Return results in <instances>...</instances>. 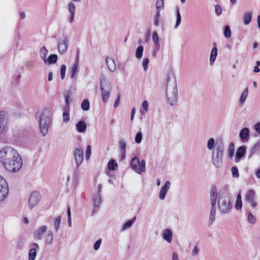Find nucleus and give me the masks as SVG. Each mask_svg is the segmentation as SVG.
Listing matches in <instances>:
<instances>
[{
	"mask_svg": "<svg viewBox=\"0 0 260 260\" xmlns=\"http://www.w3.org/2000/svg\"><path fill=\"white\" fill-rule=\"evenodd\" d=\"M254 128H255V131L257 133L260 134V122H258L255 124Z\"/></svg>",
	"mask_w": 260,
	"mask_h": 260,
	"instance_id": "e2e57ef3",
	"label": "nucleus"
},
{
	"mask_svg": "<svg viewBox=\"0 0 260 260\" xmlns=\"http://www.w3.org/2000/svg\"><path fill=\"white\" fill-rule=\"evenodd\" d=\"M239 137L242 141H247L249 137V129L247 127L242 128L239 133Z\"/></svg>",
	"mask_w": 260,
	"mask_h": 260,
	"instance_id": "aec40b11",
	"label": "nucleus"
},
{
	"mask_svg": "<svg viewBox=\"0 0 260 260\" xmlns=\"http://www.w3.org/2000/svg\"><path fill=\"white\" fill-rule=\"evenodd\" d=\"M248 94V88L247 87L242 92L239 101V104L240 106H242L245 102Z\"/></svg>",
	"mask_w": 260,
	"mask_h": 260,
	"instance_id": "b1692460",
	"label": "nucleus"
},
{
	"mask_svg": "<svg viewBox=\"0 0 260 260\" xmlns=\"http://www.w3.org/2000/svg\"><path fill=\"white\" fill-rule=\"evenodd\" d=\"M242 207V197L240 193H239L236 198V202L235 204V208L238 210L241 209Z\"/></svg>",
	"mask_w": 260,
	"mask_h": 260,
	"instance_id": "e433bc0d",
	"label": "nucleus"
},
{
	"mask_svg": "<svg viewBox=\"0 0 260 260\" xmlns=\"http://www.w3.org/2000/svg\"><path fill=\"white\" fill-rule=\"evenodd\" d=\"M78 69V63H75L71 68V70L70 71L71 77L72 79H74L75 78V74L77 72Z\"/></svg>",
	"mask_w": 260,
	"mask_h": 260,
	"instance_id": "ea45409f",
	"label": "nucleus"
},
{
	"mask_svg": "<svg viewBox=\"0 0 260 260\" xmlns=\"http://www.w3.org/2000/svg\"><path fill=\"white\" fill-rule=\"evenodd\" d=\"M112 89L111 82L109 80H106L103 77L101 79L100 89L102 100L104 103H106L109 99Z\"/></svg>",
	"mask_w": 260,
	"mask_h": 260,
	"instance_id": "39448f33",
	"label": "nucleus"
},
{
	"mask_svg": "<svg viewBox=\"0 0 260 260\" xmlns=\"http://www.w3.org/2000/svg\"><path fill=\"white\" fill-rule=\"evenodd\" d=\"M48 51L45 46H43L40 50V56L42 59L44 61V63H46L47 59L46 56L48 54Z\"/></svg>",
	"mask_w": 260,
	"mask_h": 260,
	"instance_id": "bb28decb",
	"label": "nucleus"
},
{
	"mask_svg": "<svg viewBox=\"0 0 260 260\" xmlns=\"http://www.w3.org/2000/svg\"><path fill=\"white\" fill-rule=\"evenodd\" d=\"M167 82L166 94L168 100L171 106H174L177 103L178 99L176 81L174 77L172 76L171 78L169 75Z\"/></svg>",
	"mask_w": 260,
	"mask_h": 260,
	"instance_id": "f03ea898",
	"label": "nucleus"
},
{
	"mask_svg": "<svg viewBox=\"0 0 260 260\" xmlns=\"http://www.w3.org/2000/svg\"><path fill=\"white\" fill-rule=\"evenodd\" d=\"M108 168L110 170H116L118 168L117 163L114 159H111L108 164Z\"/></svg>",
	"mask_w": 260,
	"mask_h": 260,
	"instance_id": "2f4dec72",
	"label": "nucleus"
},
{
	"mask_svg": "<svg viewBox=\"0 0 260 260\" xmlns=\"http://www.w3.org/2000/svg\"><path fill=\"white\" fill-rule=\"evenodd\" d=\"M91 153V147L90 145H88L86 147L85 152V159L88 160Z\"/></svg>",
	"mask_w": 260,
	"mask_h": 260,
	"instance_id": "09e8293b",
	"label": "nucleus"
},
{
	"mask_svg": "<svg viewBox=\"0 0 260 260\" xmlns=\"http://www.w3.org/2000/svg\"><path fill=\"white\" fill-rule=\"evenodd\" d=\"M214 144H215L214 139L212 138H210L208 140V142H207V148L210 150H213Z\"/></svg>",
	"mask_w": 260,
	"mask_h": 260,
	"instance_id": "79ce46f5",
	"label": "nucleus"
},
{
	"mask_svg": "<svg viewBox=\"0 0 260 260\" xmlns=\"http://www.w3.org/2000/svg\"><path fill=\"white\" fill-rule=\"evenodd\" d=\"M233 177L234 178H238L239 176L238 170L237 167H233L231 169Z\"/></svg>",
	"mask_w": 260,
	"mask_h": 260,
	"instance_id": "603ef678",
	"label": "nucleus"
},
{
	"mask_svg": "<svg viewBox=\"0 0 260 260\" xmlns=\"http://www.w3.org/2000/svg\"><path fill=\"white\" fill-rule=\"evenodd\" d=\"M222 8L219 5H216L215 6V11L217 15H220L222 13Z\"/></svg>",
	"mask_w": 260,
	"mask_h": 260,
	"instance_id": "4d7b16f0",
	"label": "nucleus"
},
{
	"mask_svg": "<svg viewBox=\"0 0 260 260\" xmlns=\"http://www.w3.org/2000/svg\"><path fill=\"white\" fill-rule=\"evenodd\" d=\"M68 38L67 36H64L62 39H60L58 42V50L61 54H64L68 48Z\"/></svg>",
	"mask_w": 260,
	"mask_h": 260,
	"instance_id": "ddd939ff",
	"label": "nucleus"
},
{
	"mask_svg": "<svg viewBox=\"0 0 260 260\" xmlns=\"http://www.w3.org/2000/svg\"><path fill=\"white\" fill-rule=\"evenodd\" d=\"M41 199L40 193L37 191H34L31 192L28 201V208L31 210L36 206Z\"/></svg>",
	"mask_w": 260,
	"mask_h": 260,
	"instance_id": "6e6552de",
	"label": "nucleus"
},
{
	"mask_svg": "<svg viewBox=\"0 0 260 260\" xmlns=\"http://www.w3.org/2000/svg\"><path fill=\"white\" fill-rule=\"evenodd\" d=\"M77 130L79 133H84L86 129V124L85 122L80 121L76 124Z\"/></svg>",
	"mask_w": 260,
	"mask_h": 260,
	"instance_id": "a878e982",
	"label": "nucleus"
},
{
	"mask_svg": "<svg viewBox=\"0 0 260 260\" xmlns=\"http://www.w3.org/2000/svg\"><path fill=\"white\" fill-rule=\"evenodd\" d=\"M101 243H102L101 239H99L94 243V245H93V248L95 250H98L100 248Z\"/></svg>",
	"mask_w": 260,
	"mask_h": 260,
	"instance_id": "6e6d98bb",
	"label": "nucleus"
},
{
	"mask_svg": "<svg viewBox=\"0 0 260 260\" xmlns=\"http://www.w3.org/2000/svg\"><path fill=\"white\" fill-rule=\"evenodd\" d=\"M245 199L249 207L252 209H255L257 206V203L255 201V193L253 190H249L247 191Z\"/></svg>",
	"mask_w": 260,
	"mask_h": 260,
	"instance_id": "1a4fd4ad",
	"label": "nucleus"
},
{
	"mask_svg": "<svg viewBox=\"0 0 260 260\" xmlns=\"http://www.w3.org/2000/svg\"><path fill=\"white\" fill-rule=\"evenodd\" d=\"M163 238L168 243H170L172 239V232L170 230L166 229L162 232Z\"/></svg>",
	"mask_w": 260,
	"mask_h": 260,
	"instance_id": "5701e85b",
	"label": "nucleus"
},
{
	"mask_svg": "<svg viewBox=\"0 0 260 260\" xmlns=\"http://www.w3.org/2000/svg\"><path fill=\"white\" fill-rule=\"evenodd\" d=\"M142 139V134L141 132L140 131L137 133V134L135 136V142L136 143L139 144L141 142Z\"/></svg>",
	"mask_w": 260,
	"mask_h": 260,
	"instance_id": "de8ad7c7",
	"label": "nucleus"
},
{
	"mask_svg": "<svg viewBox=\"0 0 260 260\" xmlns=\"http://www.w3.org/2000/svg\"><path fill=\"white\" fill-rule=\"evenodd\" d=\"M66 71V66L64 64H62L60 67V78L62 80H63L65 78Z\"/></svg>",
	"mask_w": 260,
	"mask_h": 260,
	"instance_id": "49530a36",
	"label": "nucleus"
},
{
	"mask_svg": "<svg viewBox=\"0 0 260 260\" xmlns=\"http://www.w3.org/2000/svg\"><path fill=\"white\" fill-rule=\"evenodd\" d=\"M136 220V217H134L132 219L126 222L122 226L121 231H124L131 228Z\"/></svg>",
	"mask_w": 260,
	"mask_h": 260,
	"instance_id": "cd10ccee",
	"label": "nucleus"
},
{
	"mask_svg": "<svg viewBox=\"0 0 260 260\" xmlns=\"http://www.w3.org/2000/svg\"><path fill=\"white\" fill-rule=\"evenodd\" d=\"M67 214H68V224L70 227L72 226V222H71V210L70 207H68L67 208Z\"/></svg>",
	"mask_w": 260,
	"mask_h": 260,
	"instance_id": "5fc2aeb1",
	"label": "nucleus"
},
{
	"mask_svg": "<svg viewBox=\"0 0 260 260\" xmlns=\"http://www.w3.org/2000/svg\"><path fill=\"white\" fill-rule=\"evenodd\" d=\"M252 13L250 11H246L242 16V21L243 23L247 25L249 24L252 20Z\"/></svg>",
	"mask_w": 260,
	"mask_h": 260,
	"instance_id": "6ab92c4d",
	"label": "nucleus"
},
{
	"mask_svg": "<svg viewBox=\"0 0 260 260\" xmlns=\"http://www.w3.org/2000/svg\"><path fill=\"white\" fill-rule=\"evenodd\" d=\"M145 161L142 160L140 162L137 157H134L131 160V167L133 171L138 174H141L142 172H145Z\"/></svg>",
	"mask_w": 260,
	"mask_h": 260,
	"instance_id": "423d86ee",
	"label": "nucleus"
},
{
	"mask_svg": "<svg viewBox=\"0 0 260 260\" xmlns=\"http://www.w3.org/2000/svg\"><path fill=\"white\" fill-rule=\"evenodd\" d=\"M246 151V147L245 146H241L238 148L236 153L235 162H238L240 160L241 158L245 155Z\"/></svg>",
	"mask_w": 260,
	"mask_h": 260,
	"instance_id": "2eb2a0df",
	"label": "nucleus"
},
{
	"mask_svg": "<svg viewBox=\"0 0 260 260\" xmlns=\"http://www.w3.org/2000/svg\"><path fill=\"white\" fill-rule=\"evenodd\" d=\"M106 62L110 72H113L116 70V64L113 59L107 57L106 59Z\"/></svg>",
	"mask_w": 260,
	"mask_h": 260,
	"instance_id": "4be33fe9",
	"label": "nucleus"
},
{
	"mask_svg": "<svg viewBox=\"0 0 260 260\" xmlns=\"http://www.w3.org/2000/svg\"><path fill=\"white\" fill-rule=\"evenodd\" d=\"M176 21L175 25V28H177L180 25L181 21V16L180 13L179 8L178 7L176 8Z\"/></svg>",
	"mask_w": 260,
	"mask_h": 260,
	"instance_id": "c756f323",
	"label": "nucleus"
},
{
	"mask_svg": "<svg viewBox=\"0 0 260 260\" xmlns=\"http://www.w3.org/2000/svg\"><path fill=\"white\" fill-rule=\"evenodd\" d=\"M37 255L36 248H32L29 250L28 253V260H35Z\"/></svg>",
	"mask_w": 260,
	"mask_h": 260,
	"instance_id": "4c0bfd02",
	"label": "nucleus"
},
{
	"mask_svg": "<svg viewBox=\"0 0 260 260\" xmlns=\"http://www.w3.org/2000/svg\"><path fill=\"white\" fill-rule=\"evenodd\" d=\"M248 219L251 223H254L255 222V217L251 213H249L248 215Z\"/></svg>",
	"mask_w": 260,
	"mask_h": 260,
	"instance_id": "13d9d810",
	"label": "nucleus"
},
{
	"mask_svg": "<svg viewBox=\"0 0 260 260\" xmlns=\"http://www.w3.org/2000/svg\"><path fill=\"white\" fill-rule=\"evenodd\" d=\"M152 41L155 46L154 51L157 52L160 49L159 40L157 32L156 31L153 32Z\"/></svg>",
	"mask_w": 260,
	"mask_h": 260,
	"instance_id": "412c9836",
	"label": "nucleus"
},
{
	"mask_svg": "<svg viewBox=\"0 0 260 260\" xmlns=\"http://www.w3.org/2000/svg\"><path fill=\"white\" fill-rule=\"evenodd\" d=\"M232 208L230 196L226 192H219L218 199V208L220 213L227 214Z\"/></svg>",
	"mask_w": 260,
	"mask_h": 260,
	"instance_id": "7ed1b4c3",
	"label": "nucleus"
},
{
	"mask_svg": "<svg viewBox=\"0 0 260 260\" xmlns=\"http://www.w3.org/2000/svg\"><path fill=\"white\" fill-rule=\"evenodd\" d=\"M69 11L71 14L75 13V6L74 3L70 2L68 5Z\"/></svg>",
	"mask_w": 260,
	"mask_h": 260,
	"instance_id": "8fccbe9b",
	"label": "nucleus"
},
{
	"mask_svg": "<svg viewBox=\"0 0 260 260\" xmlns=\"http://www.w3.org/2000/svg\"><path fill=\"white\" fill-rule=\"evenodd\" d=\"M170 182L169 181H167L166 182L165 185L161 187L159 193V198L160 200H164L165 199L166 195L170 187Z\"/></svg>",
	"mask_w": 260,
	"mask_h": 260,
	"instance_id": "dca6fc26",
	"label": "nucleus"
},
{
	"mask_svg": "<svg viewBox=\"0 0 260 260\" xmlns=\"http://www.w3.org/2000/svg\"><path fill=\"white\" fill-rule=\"evenodd\" d=\"M148 63H149V59L148 58H145L143 59L142 61V66L144 68V70L146 71L148 69Z\"/></svg>",
	"mask_w": 260,
	"mask_h": 260,
	"instance_id": "3c124183",
	"label": "nucleus"
},
{
	"mask_svg": "<svg viewBox=\"0 0 260 260\" xmlns=\"http://www.w3.org/2000/svg\"><path fill=\"white\" fill-rule=\"evenodd\" d=\"M223 34H224V36L229 39L231 37V29H230V27L229 25H226L225 27H224V32H223Z\"/></svg>",
	"mask_w": 260,
	"mask_h": 260,
	"instance_id": "c03bdc74",
	"label": "nucleus"
},
{
	"mask_svg": "<svg viewBox=\"0 0 260 260\" xmlns=\"http://www.w3.org/2000/svg\"><path fill=\"white\" fill-rule=\"evenodd\" d=\"M81 108L83 111H87L89 109V102L88 100H84L81 103Z\"/></svg>",
	"mask_w": 260,
	"mask_h": 260,
	"instance_id": "37998d69",
	"label": "nucleus"
},
{
	"mask_svg": "<svg viewBox=\"0 0 260 260\" xmlns=\"http://www.w3.org/2000/svg\"><path fill=\"white\" fill-rule=\"evenodd\" d=\"M216 206H212L209 217V224L212 225L215 221L216 215Z\"/></svg>",
	"mask_w": 260,
	"mask_h": 260,
	"instance_id": "393cba45",
	"label": "nucleus"
},
{
	"mask_svg": "<svg viewBox=\"0 0 260 260\" xmlns=\"http://www.w3.org/2000/svg\"><path fill=\"white\" fill-rule=\"evenodd\" d=\"M93 201L94 206L95 207H99L101 203V197L100 194L99 193L94 194L93 196Z\"/></svg>",
	"mask_w": 260,
	"mask_h": 260,
	"instance_id": "72a5a7b5",
	"label": "nucleus"
},
{
	"mask_svg": "<svg viewBox=\"0 0 260 260\" xmlns=\"http://www.w3.org/2000/svg\"><path fill=\"white\" fill-rule=\"evenodd\" d=\"M8 193V185L6 180L0 176V201L4 200Z\"/></svg>",
	"mask_w": 260,
	"mask_h": 260,
	"instance_id": "9b49d317",
	"label": "nucleus"
},
{
	"mask_svg": "<svg viewBox=\"0 0 260 260\" xmlns=\"http://www.w3.org/2000/svg\"><path fill=\"white\" fill-rule=\"evenodd\" d=\"M74 157L77 165V168H78L82 164L83 159V151L79 148H76L74 152Z\"/></svg>",
	"mask_w": 260,
	"mask_h": 260,
	"instance_id": "4468645a",
	"label": "nucleus"
},
{
	"mask_svg": "<svg viewBox=\"0 0 260 260\" xmlns=\"http://www.w3.org/2000/svg\"><path fill=\"white\" fill-rule=\"evenodd\" d=\"M6 116V111H0V135L6 132L8 129Z\"/></svg>",
	"mask_w": 260,
	"mask_h": 260,
	"instance_id": "f8f14e48",
	"label": "nucleus"
},
{
	"mask_svg": "<svg viewBox=\"0 0 260 260\" xmlns=\"http://www.w3.org/2000/svg\"><path fill=\"white\" fill-rule=\"evenodd\" d=\"M143 47L142 46H139L136 49V58L140 59L142 57L143 52Z\"/></svg>",
	"mask_w": 260,
	"mask_h": 260,
	"instance_id": "a19ab883",
	"label": "nucleus"
},
{
	"mask_svg": "<svg viewBox=\"0 0 260 260\" xmlns=\"http://www.w3.org/2000/svg\"><path fill=\"white\" fill-rule=\"evenodd\" d=\"M199 252V249L198 248L197 246H196L193 249V250L191 253V255L194 256H195Z\"/></svg>",
	"mask_w": 260,
	"mask_h": 260,
	"instance_id": "680f3d73",
	"label": "nucleus"
},
{
	"mask_svg": "<svg viewBox=\"0 0 260 260\" xmlns=\"http://www.w3.org/2000/svg\"><path fill=\"white\" fill-rule=\"evenodd\" d=\"M135 113V108H133L131 112V120H133Z\"/></svg>",
	"mask_w": 260,
	"mask_h": 260,
	"instance_id": "69168bd1",
	"label": "nucleus"
},
{
	"mask_svg": "<svg viewBox=\"0 0 260 260\" xmlns=\"http://www.w3.org/2000/svg\"><path fill=\"white\" fill-rule=\"evenodd\" d=\"M160 16V13H156L154 16V22L153 24L154 26H158L159 24V19Z\"/></svg>",
	"mask_w": 260,
	"mask_h": 260,
	"instance_id": "864d4df0",
	"label": "nucleus"
},
{
	"mask_svg": "<svg viewBox=\"0 0 260 260\" xmlns=\"http://www.w3.org/2000/svg\"><path fill=\"white\" fill-rule=\"evenodd\" d=\"M0 161L7 170L15 173L18 172L22 165L21 156L11 147H6L0 151Z\"/></svg>",
	"mask_w": 260,
	"mask_h": 260,
	"instance_id": "f257e3e1",
	"label": "nucleus"
},
{
	"mask_svg": "<svg viewBox=\"0 0 260 260\" xmlns=\"http://www.w3.org/2000/svg\"><path fill=\"white\" fill-rule=\"evenodd\" d=\"M46 230L47 226L45 225H42L39 227L35 232V238L37 240H41L43 237V234L46 231Z\"/></svg>",
	"mask_w": 260,
	"mask_h": 260,
	"instance_id": "f3484780",
	"label": "nucleus"
},
{
	"mask_svg": "<svg viewBox=\"0 0 260 260\" xmlns=\"http://www.w3.org/2000/svg\"><path fill=\"white\" fill-rule=\"evenodd\" d=\"M61 223V217L58 216L55 218L54 220V226L56 232H57L60 228Z\"/></svg>",
	"mask_w": 260,
	"mask_h": 260,
	"instance_id": "58836bf2",
	"label": "nucleus"
},
{
	"mask_svg": "<svg viewBox=\"0 0 260 260\" xmlns=\"http://www.w3.org/2000/svg\"><path fill=\"white\" fill-rule=\"evenodd\" d=\"M172 260H179L178 254L176 252H173L172 254Z\"/></svg>",
	"mask_w": 260,
	"mask_h": 260,
	"instance_id": "0e129e2a",
	"label": "nucleus"
},
{
	"mask_svg": "<svg viewBox=\"0 0 260 260\" xmlns=\"http://www.w3.org/2000/svg\"><path fill=\"white\" fill-rule=\"evenodd\" d=\"M217 55V49L216 47H213L212 49L210 56V62H214L216 59V58Z\"/></svg>",
	"mask_w": 260,
	"mask_h": 260,
	"instance_id": "473e14b6",
	"label": "nucleus"
},
{
	"mask_svg": "<svg viewBox=\"0 0 260 260\" xmlns=\"http://www.w3.org/2000/svg\"><path fill=\"white\" fill-rule=\"evenodd\" d=\"M120 102V94H118L117 97L115 101L114 107L116 108L118 106Z\"/></svg>",
	"mask_w": 260,
	"mask_h": 260,
	"instance_id": "bf43d9fd",
	"label": "nucleus"
},
{
	"mask_svg": "<svg viewBox=\"0 0 260 260\" xmlns=\"http://www.w3.org/2000/svg\"><path fill=\"white\" fill-rule=\"evenodd\" d=\"M71 91H66L63 92V95L65 99V102L66 104V106L64 107V111L66 112H63V122L66 123L68 122L70 120V114L68 112L69 109V99L70 97Z\"/></svg>",
	"mask_w": 260,
	"mask_h": 260,
	"instance_id": "9d476101",
	"label": "nucleus"
},
{
	"mask_svg": "<svg viewBox=\"0 0 260 260\" xmlns=\"http://www.w3.org/2000/svg\"><path fill=\"white\" fill-rule=\"evenodd\" d=\"M235 152L234 144L233 143H231L229 147V157L231 158L234 156Z\"/></svg>",
	"mask_w": 260,
	"mask_h": 260,
	"instance_id": "a18cd8bd",
	"label": "nucleus"
},
{
	"mask_svg": "<svg viewBox=\"0 0 260 260\" xmlns=\"http://www.w3.org/2000/svg\"><path fill=\"white\" fill-rule=\"evenodd\" d=\"M53 240V236L52 232L51 231H49L45 237V243L46 244H52Z\"/></svg>",
	"mask_w": 260,
	"mask_h": 260,
	"instance_id": "f704fd0d",
	"label": "nucleus"
},
{
	"mask_svg": "<svg viewBox=\"0 0 260 260\" xmlns=\"http://www.w3.org/2000/svg\"><path fill=\"white\" fill-rule=\"evenodd\" d=\"M217 195L218 193L216 187H212L210 193L211 206H216Z\"/></svg>",
	"mask_w": 260,
	"mask_h": 260,
	"instance_id": "a211bd4d",
	"label": "nucleus"
},
{
	"mask_svg": "<svg viewBox=\"0 0 260 260\" xmlns=\"http://www.w3.org/2000/svg\"><path fill=\"white\" fill-rule=\"evenodd\" d=\"M216 152H212V158L213 165L220 168L222 165V158L224 152V146L222 142L216 144Z\"/></svg>",
	"mask_w": 260,
	"mask_h": 260,
	"instance_id": "20e7f679",
	"label": "nucleus"
},
{
	"mask_svg": "<svg viewBox=\"0 0 260 260\" xmlns=\"http://www.w3.org/2000/svg\"><path fill=\"white\" fill-rule=\"evenodd\" d=\"M255 175L258 178H260V168L256 171Z\"/></svg>",
	"mask_w": 260,
	"mask_h": 260,
	"instance_id": "774afa93",
	"label": "nucleus"
},
{
	"mask_svg": "<svg viewBox=\"0 0 260 260\" xmlns=\"http://www.w3.org/2000/svg\"><path fill=\"white\" fill-rule=\"evenodd\" d=\"M74 18H75V14H71V17L69 19V22L71 23H72L73 22Z\"/></svg>",
	"mask_w": 260,
	"mask_h": 260,
	"instance_id": "338daca9",
	"label": "nucleus"
},
{
	"mask_svg": "<svg viewBox=\"0 0 260 260\" xmlns=\"http://www.w3.org/2000/svg\"><path fill=\"white\" fill-rule=\"evenodd\" d=\"M50 120V117L45 114H43L40 117L39 127L43 136H45L48 133Z\"/></svg>",
	"mask_w": 260,
	"mask_h": 260,
	"instance_id": "0eeeda50",
	"label": "nucleus"
},
{
	"mask_svg": "<svg viewBox=\"0 0 260 260\" xmlns=\"http://www.w3.org/2000/svg\"><path fill=\"white\" fill-rule=\"evenodd\" d=\"M57 60V55L56 54H51L50 55L47 59V61L48 64H52L56 62Z\"/></svg>",
	"mask_w": 260,
	"mask_h": 260,
	"instance_id": "c9c22d12",
	"label": "nucleus"
},
{
	"mask_svg": "<svg viewBox=\"0 0 260 260\" xmlns=\"http://www.w3.org/2000/svg\"><path fill=\"white\" fill-rule=\"evenodd\" d=\"M142 107L146 112L148 111V103L147 101H144L142 103Z\"/></svg>",
	"mask_w": 260,
	"mask_h": 260,
	"instance_id": "052dcab7",
	"label": "nucleus"
},
{
	"mask_svg": "<svg viewBox=\"0 0 260 260\" xmlns=\"http://www.w3.org/2000/svg\"><path fill=\"white\" fill-rule=\"evenodd\" d=\"M126 141L124 139H121L118 141L119 148L122 150V155L123 156H125L126 151Z\"/></svg>",
	"mask_w": 260,
	"mask_h": 260,
	"instance_id": "c85d7f7f",
	"label": "nucleus"
},
{
	"mask_svg": "<svg viewBox=\"0 0 260 260\" xmlns=\"http://www.w3.org/2000/svg\"><path fill=\"white\" fill-rule=\"evenodd\" d=\"M156 13H160L161 10L164 8V0H157L155 4Z\"/></svg>",
	"mask_w": 260,
	"mask_h": 260,
	"instance_id": "7c9ffc66",
	"label": "nucleus"
}]
</instances>
